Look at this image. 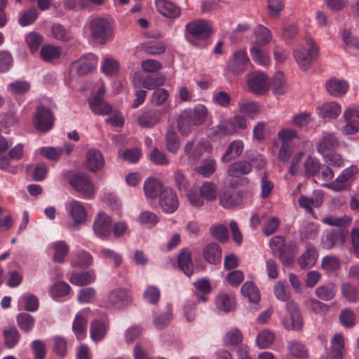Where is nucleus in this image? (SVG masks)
Returning a JSON list of instances; mask_svg holds the SVG:
<instances>
[{
    "instance_id": "nucleus-1",
    "label": "nucleus",
    "mask_w": 359,
    "mask_h": 359,
    "mask_svg": "<svg viewBox=\"0 0 359 359\" xmlns=\"http://www.w3.org/2000/svg\"><path fill=\"white\" fill-rule=\"evenodd\" d=\"M208 116V109L203 104H197L193 109L183 111L178 120V128L182 134H188L191 125L201 124Z\"/></svg>"
},
{
    "instance_id": "nucleus-2",
    "label": "nucleus",
    "mask_w": 359,
    "mask_h": 359,
    "mask_svg": "<svg viewBox=\"0 0 359 359\" xmlns=\"http://www.w3.org/2000/svg\"><path fill=\"white\" fill-rule=\"evenodd\" d=\"M85 28L90 31L93 39L100 43H105L113 36L112 24L104 18H89L86 23Z\"/></svg>"
},
{
    "instance_id": "nucleus-3",
    "label": "nucleus",
    "mask_w": 359,
    "mask_h": 359,
    "mask_svg": "<svg viewBox=\"0 0 359 359\" xmlns=\"http://www.w3.org/2000/svg\"><path fill=\"white\" fill-rule=\"evenodd\" d=\"M65 209L70 222L69 226L78 229L88 221V212L85 205L76 199H71L65 204Z\"/></svg>"
},
{
    "instance_id": "nucleus-4",
    "label": "nucleus",
    "mask_w": 359,
    "mask_h": 359,
    "mask_svg": "<svg viewBox=\"0 0 359 359\" xmlns=\"http://www.w3.org/2000/svg\"><path fill=\"white\" fill-rule=\"evenodd\" d=\"M318 53V48L311 39H306L305 44L297 46L293 50V55L297 65L304 71L310 68Z\"/></svg>"
},
{
    "instance_id": "nucleus-5",
    "label": "nucleus",
    "mask_w": 359,
    "mask_h": 359,
    "mask_svg": "<svg viewBox=\"0 0 359 359\" xmlns=\"http://www.w3.org/2000/svg\"><path fill=\"white\" fill-rule=\"evenodd\" d=\"M54 116L50 109L43 105L38 106L32 118L34 127L41 133H46L51 130L54 125Z\"/></svg>"
},
{
    "instance_id": "nucleus-6",
    "label": "nucleus",
    "mask_w": 359,
    "mask_h": 359,
    "mask_svg": "<svg viewBox=\"0 0 359 359\" xmlns=\"http://www.w3.org/2000/svg\"><path fill=\"white\" fill-rule=\"evenodd\" d=\"M211 32L210 25L204 20H194L186 25L185 36L191 43L194 39H202L208 37Z\"/></svg>"
},
{
    "instance_id": "nucleus-7",
    "label": "nucleus",
    "mask_w": 359,
    "mask_h": 359,
    "mask_svg": "<svg viewBox=\"0 0 359 359\" xmlns=\"http://www.w3.org/2000/svg\"><path fill=\"white\" fill-rule=\"evenodd\" d=\"M247 86L251 93L262 95L269 90L271 81L265 73L255 72L248 74Z\"/></svg>"
},
{
    "instance_id": "nucleus-8",
    "label": "nucleus",
    "mask_w": 359,
    "mask_h": 359,
    "mask_svg": "<svg viewBox=\"0 0 359 359\" xmlns=\"http://www.w3.org/2000/svg\"><path fill=\"white\" fill-rule=\"evenodd\" d=\"M72 187L76 190L83 198L91 199L95 193V187L89 176L76 174L69 179Z\"/></svg>"
},
{
    "instance_id": "nucleus-9",
    "label": "nucleus",
    "mask_w": 359,
    "mask_h": 359,
    "mask_svg": "<svg viewBox=\"0 0 359 359\" xmlns=\"http://www.w3.org/2000/svg\"><path fill=\"white\" fill-rule=\"evenodd\" d=\"M342 118L345 125L339 128L341 134L355 135L359 131V107H348L344 111Z\"/></svg>"
},
{
    "instance_id": "nucleus-10",
    "label": "nucleus",
    "mask_w": 359,
    "mask_h": 359,
    "mask_svg": "<svg viewBox=\"0 0 359 359\" xmlns=\"http://www.w3.org/2000/svg\"><path fill=\"white\" fill-rule=\"evenodd\" d=\"M358 170L356 165H351L342 170L334 181L325 184V187L337 192L346 190L349 187L348 181L353 179Z\"/></svg>"
},
{
    "instance_id": "nucleus-11",
    "label": "nucleus",
    "mask_w": 359,
    "mask_h": 359,
    "mask_svg": "<svg viewBox=\"0 0 359 359\" xmlns=\"http://www.w3.org/2000/svg\"><path fill=\"white\" fill-rule=\"evenodd\" d=\"M112 219L107 213L100 211L93 219V231L94 234L100 239L107 238L111 232Z\"/></svg>"
},
{
    "instance_id": "nucleus-12",
    "label": "nucleus",
    "mask_w": 359,
    "mask_h": 359,
    "mask_svg": "<svg viewBox=\"0 0 359 359\" xmlns=\"http://www.w3.org/2000/svg\"><path fill=\"white\" fill-rule=\"evenodd\" d=\"M212 146L208 140H201L197 144L189 141L184 147V152L191 161L199 160L204 154H211Z\"/></svg>"
},
{
    "instance_id": "nucleus-13",
    "label": "nucleus",
    "mask_w": 359,
    "mask_h": 359,
    "mask_svg": "<svg viewBox=\"0 0 359 359\" xmlns=\"http://www.w3.org/2000/svg\"><path fill=\"white\" fill-rule=\"evenodd\" d=\"M250 65V60L245 50H238L233 53L229 60L226 69L236 75H240L246 71Z\"/></svg>"
},
{
    "instance_id": "nucleus-14",
    "label": "nucleus",
    "mask_w": 359,
    "mask_h": 359,
    "mask_svg": "<svg viewBox=\"0 0 359 359\" xmlns=\"http://www.w3.org/2000/svg\"><path fill=\"white\" fill-rule=\"evenodd\" d=\"M130 301L129 291L127 289L118 288L109 293L104 302V306L111 309H120L126 306Z\"/></svg>"
},
{
    "instance_id": "nucleus-15",
    "label": "nucleus",
    "mask_w": 359,
    "mask_h": 359,
    "mask_svg": "<svg viewBox=\"0 0 359 359\" xmlns=\"http://www.w3.org/2000/svg\"><path fill=\"white\" fill-rule=\"evenodd\" d=\"M286 309L290 316V320L280 318L283 326L287 330H300L303 327V320L298 309L297 304L294 302L286 304Z\"/></svg>"
},
{
    "instance_id": "nucleus-16",
    "label": "nucleus",
    "mask_w": 359,
    "mask_h": 359,
    "mask_svg": "<svg viewBox=\"0 0 359 359\" xmlns=\"http://www.w3.org/2000/svg\"><path fill=\"white\" fill-rule=\"evenodd\" d=\"M315 145L317 152L323 156L336 150L339 142L334 133L323 132L321 137L316 142Z\"/></svg>"
},
{
    "instance_id": "nucleus-17",
    "label": "nucleus",
    "mask_w": 359,
    "mask_h": 359,
    "mask_svg": "<svg viewBox=\"0 0 359 359\" xmlns=\"http://www.w3.org/2000/svg\"><path fill=\"white\" fill-rule=\"evenodd\" d=\"M105 161L102 152L97 149H89L85 156L84 167L90 172H97L104 167Z\"/></svg>"
},
{
    "instance_id": "nucleus-18",
    "label": "nucleus",
    "mask_w": 359,
    "mask_h": 359,
    "mask_svg": "<svg viewBox=\"0 0 359 359\" xmlns=\"http://www.w3.org/2000/svg\"><path fill=\"white\" fill-rule=\"evenodd\" d=\"M348 231L344 230L330 231L322 237L321 245L323 248L330 250L334 247L341 246L346 241Z\"/></svg>"
},
{
    "instance_id": "nucleus-19",
    "label": "nucleus",
    "mask_w": 359,
    "mask_h": 359,
    "mask_svg": "<svg viewBox=\"0 0 359 359\" xmlns=\"http://www.w3.org/2000/svg\"><path fill=\"white\" fill-rule=\"evenodd\" d=\"M97 58L93 53H88L81 57L74 62L73 67L79 75L90 72L97 65Z\"/></svg>"
},
{
    "instance_id": "nucleus-20",
    "label": "nucleus",
    "mask_w": 359,
    "mask_h": 359,
    "mask_svg": "<svg viewBox=\"0 0 359 359\" xmlns=\"http://www.w3.org/2000/svg\"><path fill=\"white\" fill-rule=\"evenodd\" d=\"M159 203L163 210L167 213L174 212L179 206L177 196L170 188H165Z\"/></svg>"
},
{
    "instance_id": "nucleus-21",
    "label": "nucleus",
    "mask_w": 359,
    "mask_h": 359,
    "mask_svg": "<svg viewBox=\"0 0 359 359\" xmlns=\"http://www.w3.org/2000/svg\"><path fill=\"white\" fill-rule=\"evenodd\" d=\"M89 313L90 310L86 309L80 311L76 315L73 322L72 329L78 339H83L86 336V324Z\"/></svg>"
},
{
    "instance_id": "nucleus-22",
    "label": "nucleus",
    "mask_w": 359,
    "mask_h": 359,
    "mask_svg": "<svg viewBox=\"0 0 359 359\" xmlns=\"http://www.w3.org/2000/svg\"><path fill=\"white\" fill-rule=\"evenodd\" d=\"M241 194L234 189H229L223 191L219 197V203L224 208H232L241 204Z\"/></svg>"
},
{
    "instance_id": "nucleus-23",
    "label": "nucleus",
    "mask_w": 359,
    "mask_h": 359,
    "mask_svg": "<svg viewBox=\"0 0 359 359\" xmlns=\"http://www.w3.org/2000/svg\"><path fill=\"white\" fill-rule=\"evenodd\" d=\"M164 189L161 182L153 177L148 178L144 183V195L148 200L161 196Z\"/></svg>"
},
{
    "instance_id": "nucleus-24",
    "label": "nucleus",
    "mask_w": 359,
    "mask_h": 359,
    "mask_svg": "<svg viewBox=\"0 0 359 359\" xmlns=\"http://www.w3.org/2000/svg\"><path fill=\"white\" fill-rule=\"evenodd\" d=\"M250 53L254 62L262 67H267L271 63V57L269 52L264 46L257 44H252L250 48Z\"/></svg>"
},
{
    "instance_id": "nucleus-25",
    "label": "nucleus",
    "mask_w": 359,
    "mask_h": 359,
    "mask_svg": "<svg viewBox=\"0 0 359 359\" xmlns=\"http://www.w3.org/2000/svg\"><path fill=\"white\" fill-rule=\"evenodd\" d=\"M96 280V273L93 270L79 273H74L69 277V282L77 286L87 285L94 283Z\"/></svg>"
},
{
    "instance_id": "nucleus-26",
    "label": "nucleus",
    "mask_w": 359,
    "mask_h": 359,
    "mask_svg": "<svg viewBox=\"0 0 359 359\" xmlns=\"http://www.w3.org/2000/svg\"><path fill=\"white\" fill-rule=\"evenodd\" d=\"M317 114L323 118H337L341 113V106L335 102H325L317 107Z\"/></svg>"
},
{
    "instance_id": "nucleus-27",
    "label": "nucleus",
    "mask_w": 359,
    "mask_h": 359,
    "mask_svg": "<svg viewBox=\"0 0 359 359\" xmlns=\"http://www.w3.org/2000/svg\"><path fill=\"white\" fill-rule=\"evenodd\" d=\"M156 6L158 11L166 18H176L180 15V8L167 0H157Z\"/></svg>"
},
{
    "instance_id": "nucleus-28",
    "label": "nucleus",
    "mask_w": 359,
    "mask_h": 359,
    "mask_svg": "<svg viewBox=\"0 0 359 359\" xmlns=\"http://www.w3.org/2000/svg\"><path fill=\"white\" fill-rule=\"evenodd\" d=\"M349 85L344 80L336 79H330L326 83V89L328 93L333 97L344 95L348 90Z\"/></svg>"
},
{
    "instance_id": "nucleus-29",
    "label": "nucleus",
    "mask_w": 359,
    "mask_h": 359,
    "mask_svg": "<svg viewBox=\"0 0 359 359\" xmlns=\"http://www.w3.org/2000/svg\"><path fill=\"white\" fill-rule=\"evenodd\" d=\"M53 250V259L57 263L65 262L67 255L69 252V246L65 241H57L49 245Z\"/></svg>"
},
{
    "instance_id": "nucleus-30",
    "label": "nucleus",
    "mask_w": 359,
    "mask_h": 359,
    "mask_svg": "<svg viewBox=\"0 0 359 359\" xmlns=\"http://www.w3.org/2000/svg\"><path fill=\"white\" fill-rule=\"evenodd\" d=\"M108 325L106 321L94 320L90 326V334L93 341L97 342L102 340L107 332Z\"/></svg>"
},
{
    "instance_id": "nucleus-31",
    "label": "nucleus",
    "mask_w": 359,
    "mask_h": 359,
    "mask_svg": "<svg viewBox=\"0 0 359 359\" xmlns=\"http://www.w3.org/2000/svg\"><path fill=\"white\" fill-rule=\"evenodd\" d=\"M255 40L252 41L250 45L257 44L259 46H265L269 43L272 39V34L270 30L262 25H259L253 32Z\"/></svg>"
},
{
    "instance_id": "nucleus-32",
    "label": "nucleus",
    "mask_w": 359,
    "mask_h": 359,
    "mask_svg": "<svg viewBox=\"0 0 359 359\" xmlns=\"http://www.w3.org/2000/svg\"><path fill=\"white\" fill-rule=\"evenodd\" d=\"M217 167L216 160L209 156L202 160L200 165L195 168V171L203 177H209L215 173Z\"/></svg>"
},
{
    "instance_id": "nucleus-33",
    "label": "nucleus",
    "mask_w": 359,
    "mask_h": 359,
    "mask_svg": "<svg viewBox=\"0 0 359 359\" xmlns=\"http://www.w3.org/2000/svg\"><path fill=\"white\" fill-rule=\"evenodd\" d=\"M235 299L233 295L219 294L215 299V305L219 312L228 313L235 309Z\"/></svg>"
},
{
    "instance_id": "nucleus-34",
    "label": "nucleus",
    "mask_w": 359,
    "mask_h": 359,
    "mask_svg": "<svg viewBox=\"0 0 359 359\" xmlns=\"http://www.w3.org/2000/svg\"><path fill=\"white\" fill-rule=\"evenodd\" d=\"M252 171V165L246 161H239L231 164L228 169L229 176L232 177H239L244 175H248Z\"/></svg>"
},
{
    "instance_id": "nucleus-35",
    "label": "nucleus",
    "mask_w": 359,
    "mask_h": 359,
    "mask_svg": "<svg viewBox=\"0 0 359 359\" xmlns=\"http://www.w3.org/2000/svg\"><path fill=\"white\" fill-rule=\"evenodd\" d=\"M244 145L241 140H234L230 143L224 154L222 156V163H227L238 157L243 151Z\"/></svg>"
},
{
    "instance_id": "nucleus-36",
    "label": "nucleus",
    "mask_w": 359,
    "mask_h": 359,
    "mask_svg": "<svg viewBox=\"0 0 359 359\" xmlns=\"http://www.w3.org/2000/svg\"><path fill=\"white\" fill-rule=\"evenodd\" d=\"M162 116L160 110L143 112L138 118V123L142 127L150 128L156 124Z\"/></svg>"
},
{
    "instance_id": "nucleus-37",
    "label": "nucleus",
    "mask_w": 359,
    "mask_h": 359,
    "mask_svg": "<svg viewBox=\"0 0 359 359\" xmlns=\"http://www.w3.org/2000/svg\"><path fill=\"white\" fill-rule=\"evenodd\" d=\"M89 106L93 112L98 115H107L111 112V106L97 96H93L89 100Z\"/></svg>"
},
{
    "instance_id": "nucleus-38",
    "label": "nucleus",
    "mask_w": 359,
    "mask_h": 359,
    "mask_svg": "<svg viewBox=\"0 0 359 359\" xmlns=\"http://www.w3.org/2000/svg\"><path fill=\"white\" fill-rule=\"evenodd\" d=\"M203 257L208 262L217 264L222 259V250L217 244L210 243L203 249Z\"/></svg>"
},
{
    "instance_id": "nucleus-39",
    "label": "nucleus",
    "mask_w": 359,
    "mask_h": 359,
    "mask_svg": "<svg viewBox=\"0 0 359 359\" xmlns=\"http://www.w3.org/2000/svg\"><path fill=\"white\" fill-rule=\"evenodd\" d=\"M93 261V256L88 252L79 250L74 254L71 264L74 267L86 268L92 264Z\"/></svg>"
},
{
    "instance_id": "nucleus-40",
    "label": "nucleus",
    "mask_w": 359,
    "mask_h": 359,
    "mask_svg": "<svg viewBox=\"0 0 359 359\" xmlns=\"http://www.w3.org/2000/svg\"><path fill=\"white\" fill-rule=\"evenodd\" d=\"M204 199L208 201H214L218 196V187L215 183L210 181L203 182L198 189Z\"/></svg>"
},
{
    "instance_id": "nucleus-41",
    "label": "nucleus",
    "mask_w": 359,
    "mask_h": 359,
    "mask_svg": "<svg viewBox=\"0 0 359 359\" xmlns=\"http://www.w3.org/2000/svg\"><path fill=\"white\" fill-rule=\"evenodd\" d=\"M318 259L317 251L313 248H307L306 252L298 259V263L303 269L312 267Z\"/></svg>"
},
{
    "instance_id": "nucleus-42",
    "label": "nucleus",
    "mask_w": 359,
    "mask_h": 359,
    "mask_svg": "<svg viewBox=\"0 0 359 359\" xmlns=\"http://www.w3.org/2000/svg\"><path fill=\"white\" fill-rule=\"evenodd\" d=\"M18 307L19 310H26L33 312L38 309L39 301L33 294H23L18 299Z\"/></svg>"
},
{
    "instance_id": "nucleus-43",
    "label": "nucleus",
    "mask_w": 359,
    "mask_h": 359,
    "mask_svg": "<svg viewBox=\"0 0 359 359\" xmlns=\"http://www.w3.org/2000/svg\"><path fill=\"white\" fill-rule=\"evenodd\" d=\"M298 201L299 206L311 211L313 208L320 207L323 203V199L322 194L318 193L312 197L302 196Z\"/></svg>"
},
{
    "instance_id": "nucleus-44",
    "label": "nucleus",
    "mask_w": 359,
    "mask_h": 359,
    "mask_svg": "<svg viewBox=\"0 0 359 359\" xmlns=\"http://www.w3.org/2000/svg\"><path fill=\"white\" fill-rule=\"evenodd\" d=\"M287 346L293 357L303 359L308 356V350L306 346L298 340L289 341Z\"/></svg>"
},
{
    "instance_id": "nucleus-45",
    "label": "nucleus",
    "mask_w": 359,
    "mask_h": 359,
    "mask_svg": "<svg viewBox=\"0 0 359 359\" xmlns=\"http://www.w3.org/2000/svg\"><path fill=\"white\" fill-rule=\"evenodd\" d=\"M178 263L180 268L187 276L194 272V266L191 259V253L188 250H182L179 255Z\"/></svg>"
},
{
    "instance_id": "nucleus-46",
    "label": "nucleus",
    "mask_w": 359,
    "mask_h": 359,
    "mask_svg": "<svg viewBox=\"0 0 359 359\" xmlns=\"http://www.w3.org/2000/svg\"><path fill=\"white\" fill-rule=\"evenodd\" d=\"M194 285L196 290L195 294L198 300L205 302L207 301L205 294H208L211 290L209 280L206 278H201L196 281Z\"/></svg>"
},
{
    "instance_id": "nucleus-47",
    "label": "nucleus",
    "mask_w": 359,
    "mask_h": 359,
    "mask_svg": "<svg viewBox=\"0 0 359 359\" xmlns=\"http://www.w3.org/2000/svg\"><path fill=\"white\" fill-rule=\"evenodd\" d=\"M351 217L348 215L336 217L333 215H327L322 219V222L329 226H334L339 228H346L351 222Z\"/></svg>"
},
{
    "instance_id": "nucleus-48",
    "label": "nucleus",
    "mask_w": 359,
    "mask_h": 359,
    "mask_svg": "<svg viewBox=\"0 0 359 359\" xmlns=\"http://www.w3.org/2000/svg\"><path fill=\"white\" fill-rule=\"evenodd\" d=\"M274 333L268 329L260 331L256 337V344L259 348H267L273 342Z\"/></svg>"
},
{
    "instance_id": "nucleus-49",
    "label": "nucleus",
    "mask_w": 359,
    "mask_h": 359,
    "mask_svg": "<svg viewBox=\"0 0 359 359\" xmlns=\"http://www.w3.org/2000/svg\"><path fill=\"white\" fill-rule=\"evenodd\" d=\"M241 292L243 295L247 297L251 302L257 303L260 299L259 292L252 282H245L241 287Z\"/></svg>"
},
{
    "instance_id": "nucleus-50",
    "label": "nucleus",
    "mask_w": 359,
    "mask_h": 359,
    "mask_svg": "<svg viewBox=\"0 0 359 359\" xmlns=\"http://www.w3.org/2000/svg\"><path fill=\"white\" fill-rule=\"evenodd\" d=\"M337 291V287L334 284H329L318 287L315 294L323 301H330L335 297Z\"/></svg>"
},
{
    "instance_id": "nucleus-51",
    "label": "nucleus",
    "mask_w": 359,
    "mask_h": 359,
    "mask_svg": "<svg viewBox=\"0 0 359 359\" xmlns=\"http://www.w3.org/2000/svg\"><path fill=\"white\" fill-rule=\"evenodd\" d=\"M60 48L50 44L44 45L40 51L41 58L46 61L56 60L60 57Z\"/></svg>"
},
{
    "instance_id": "nucleus-52",
    "label": "nucleus",
    "mask_w": 359,
    "mask_h": 359,
    "mask_svg": "<svg viewBox=\"0 0 359 359\" xmlns=\"http://www.w3.org/2000/svg\"><path fill=\"white\" fill-rule=\"evenodd\" d=\"M340 324L346 328H351L355 325L356 314L350 309H344L341 310L339 316Z\"/></svg>"
},
{
    "instance_id": "nucleus-53",
    "label": "nucleus",
    "mask_w": 359,
    "mask_h": 359,
    "mask_svg": "<svg viewBox=\"0 0 359 359\" xmlns=\"http://www.w3.org/2000/svg\"><path fill=\"white\" fill-rule=\"evenodd\" d=\"M16 320L19 327L24 332L32 330L35 324L34 317L27 313H19L17 316Z\"/></svg>"
},
{
    "instance_id": "nucleus-54",
    "label": "nucleus",
    "mask_w": 359,
    "mask_h": 359,
    "mask_svg": "<svg viewBox=\"0 0 359 359\" xmlns=\"http://www.w3.org/2000/svg\"><path fill=\"white\" fill-rule=\"evenodd\" d=\"M304 168L307 176H313L320 172L321 164L317 158L309 156L304 162Z\"/></svg>"
},
{
    "instance_id": "nucleus-55",
    "label": "nucleus",
    "mask_w": 359,
    "mask_h": 359,
    "mask_svg": "<svg viewBox=\"0 0 359 359\" xmlns=\"http://www.w3.org/2000/svg\"><path fill=\"white\" fill-rule=\"evenodd\" d=\"M102 72L109 76L116 75L119 69L118 62L112 57H106L102 62Z\"/></svg>"
},
{
    "instance_id": "nucleus-56",
    "label": "nucleus",
    "mask_w": 359,
    "mask_h": 359,
    "mask_svg": "<svg viewBox=\"0 0 359 359\" xmlns=\"http://www.w3.org/2000/svg\"><path fill=\"white\" fill-rule=\"evenodd\" d=\"M341 291L342 296L348 302H356L359 301V290L352 284H342Z\"/></svg>"
},
{
    "instance_id": "nucleus-57",
    "label": "nucleus",
    "mask_w": 359,
    "mask_h": 359,
    "mask_svg": "<svg viewBox=\"0 0 359 359\" xmlns=\"http://www.w3.org/2000/svg\"><path fill=\"white\" fill-rule=\"evenodd\" d=\"M137 220L141 224L151 228L158 223L159 217L154 212L146 210L140 214Z\"/></svg>"
},
{
    "instance_id": "nucleus-58",
    "label": "nucleus",
    "mask_w": 359,
    "mask_h": 359,
    "mask_svg": "<svg viewBox=\"0 0 359 359\" xmlns=\"http://www.w3.org/2000/svg\"><path fill=\"white\" fill-rule=\"evenodd\" d=\"M30 83L27 81L17 80L7 86V90L13 94L23 95L30 90Z\"/></svg>"
},
{
    "instance_id": "nucleus-59",
    "label": "nucleus",
    "mask_w": 359,
    "mask_h": 359,
    "mask_svg": "<svg viewBox=\"0 0 359 359\" xmlns=\"http://www.w3.org/2000/svg\"><path fill=\"white\" fill-rule=\"evenodd\" d=\"M39 152L48 160L57 161L63 154V149L60 147H43L39 149Z\"/></svg>"
},
{
    "instance_id": "nucleus-60",
    "label": "nucleus",
    "mask_w": 359,
    "mask_h": 359,
    "mask_svg": "<svg viewBox=\"0 0 359 359\" xmlns=\"http://www.w3.org/2000/svg\"><path fill=\"white\" fill-rule=\"evenodd\" d=\"M70 291V286L64 281L55 283L50 288V294L53 299L66 296Z\"/></svg>"
},
{
    "instance_id": "nucleus-61",
    "label": "nucleus",
    "mask_w": 359,
    "mask_h": 359,
    "mask_svg": "<svg viewBox=\"0 0 359 359\" xmlns=\"http://www.w3.org/2000/svg\"><path fill=\"white\" fill-rule=\"evenodd\" d=\"M5 346L12 348L16 346L20 339L19 332L15 327H11L4 331Z\"/></svg>"
},
{
    "instance_id": "nucleus-62",
    "label": "nucleus",
    "mask_w": 359,
    "mask_h": 359,
    "mask_svg": "<svg viewBox=\"0 0 359 359\" xmlns=\"http://www.w3.org/2000/svg\"><path fill=\"white\" fill-rule=\"evenodd\" d=\"M166 148L172 154H176L180 149V142L175 132L168 128L166 133Z\"/></svg>"
},
{
    "instance_id": "nucleus-63",
    "label": "nucleus",
    "mask_w": 359,
    "mask_h": 359,
    "mask_svg": "<svg viewBox=\"0 0 359 359\" xmlns=\"http://www.w3.org/2000/svg\"><path fill=\"white\" fill-rule=\"evenodd\" d=\"M242 340L243 334L241 330L236 328L227 332L223 337L224 343L228 346H236L240 344Z\"/></svg>"
},
{
    "instance_id": "nucleus-64",
    "label": "nucleus",
    "mask_w": 359,
    "mask_h": 359,
    "mask_svg": "<svg viewBox=\"0 0 359 359\" xmlns=\"http://www.w3.org/2000/svg\"><path fill=\"white\" fill-rule=\"evenodd\" d=\"M272 89L276 95H283L286 92L285 79L281 72H277L273 77Z\"/></svg>"
}]
</instances>
